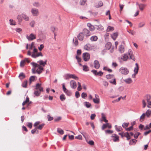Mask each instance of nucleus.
Returning <instances> with one entry per match:
<instances>
[{"instance_id":"obj_1","label":"nucleus","mask_w":151,"mask_h":151,"mask_svg":"<svg viewBox=\"0 0 151 151\" xmlns=\"http://www.w3.org/2000/svg\"><path fill=\"white\" fill-rule=\"evenodd\" d=\"M23 18L25 21H28L29 20V18L26 14L22 13L20 15H18L17 17V19L18 20V22L20 23L22 21Z\"/></svg>"},{"instance_id":"obj_2","label":"nucleus","mask_w":151,"mask_h":151,"mask_svg":"<svg viewBox=\"0 0 151 151\" xmlns=\"http://www.w3.org/2000/svg\"><path fill=\"white\" fill-rule=\"evenodd\" d=\"M119 70L122 74L124 75L127 74L129 72V70L127 68L123 67L121 68Z\"/></svg>"},{"instance_id":"obj_3","label":"nucleus","mask_w":151,"mask_h":151,"mask_svg":"<svg viewBox=\"0 0 151 151\" xmlns=\"http://www.w3.org/2000/svg\"><path fill=\"white\" fill-rule=\"evenodd\" d=\"M31 12L33 16H37L39 14L38 10L34 8H32L31 10Z\"/></svg>"},{"instance_id":"obj_4","label":"nucleus","mask_w":151,"mask_h":151,"mask_svg":"<svg viewBox=\"0 0 151 151\" xmlns=\"http://www.w3.org/2000/svg\"><path fill=\"white\" fill-rule=\"evenodd\" d=\"M91 72L95 76H102L103 73L101 71L98 72L97 70H92L91 71Z\"/></svg>"},{"instance_id":"obj_5","label":"nucleus","mask_w":151,"mask_h":151,"mask_svg":"<svg viewBox=\"0 0 151 151\" xmlns=\"http://www.w3.org/2000/svg\"><path fill=\"white\" fill-rule=\"evenodd\" d=\"M83 58L85 61H87L90 59V55L87 52L83 53Z\"/></svg>"},{"instance_id":"obj_6","label":"nucleus","mask_w":151,"mask_h":151,"mask_svg":"<svg viewBox=\"0 0 151 151\" xmlns=\"http://www.w3.org/2000/svg\"><path fill=\"white\" fill-rule=\"evenodd\" d=\"M111 137L113 138V140L114 142H118L119 141V137L115 134H113Z\"/></svg>"},{"instance_id":"obj_7","label":"nucleus","mask_w":151,"mask_h":151,"mask_svg":"<svg viewBox=\"0 0 151 151\" xmlns=\"http://www.w3.org/2000/svg\"><path fill=\"white\" fill-rule=\"evenodd\" d=\"M71 88L73 89H75L77 87L76 82L73 80L71 81L70 83Z\"/></svg>"},{"instance_id":"obj_8","label":"nucleus","mask_w":151,"mask_h":151,"mask_svg":"<svg viewBox=\"0 0 151 151\" xmlns=\"http://www.w3.org/2000/svg\"><path fill=\"white\" fill-rule=\"evenodd\" d=\"M93 65L94 67L97 69H98L100 68V66L99 62L96 60H94V61Z\"/></svg>"},{"instance_id":"obj_9","label":"nucleus","mask_w":151,"mask_h":151,"mask_svg":"<svg viewBox=\"0 0 151 151\" xmlns=\"http://www.w3.org/2000/svg\"><path fill=\"white\" fill-rule=\"evenodd\" d=\"M83 32H82L83 33V34H84L86 37L89 36L91 35L90 32L87 29H83Z\"/></svg>"},{"instance_id":"obj_10","label":"nucleus","mask_w":151,"mask_h":151,"mask_svg":"<svg viewBox=\"0 0 151 151\" xmlns=\"http://www.w3.org/2000/svg\"><path fill=\"white\" fill-rule=\"evenodd\" d=\"M27 38L29 40H32L36 38V35L32 33H31L30 35L29 36H27Z\"/></svg>"},{"instance_id":"obj_11","label":"nucleus","mask_w":151,"mask_h":151,"mask_svg":"<svg viewBox=\"0 0 151 151\" xmlns=\"http://www.w3.org/2000/svg\"><path fill=\"white\" fill-rule=\"evenodd\" d=\"M84 37V35L83 33L81 32L78 35L77 38L78 40L80 41H82L83 40Z\"/></svg>"},{"instance_id":"obj_12","label":"nucleus","mask_w":151,"mask_h":151,"mask_svg":"<svg viewBox=\"0 0 151 151\" xmlns=\"http://www.w3.org/2000/svg\"><path fill=\"white\" fill-rule=\"evenodd\" d=\"M31 56L33 58H36L40 56H42L43 55L42 53L40 52L38 53L37 52V54L33 53L31 55Z\"/></svg>"},{"instance_id":"obj_13","label":"nucleus","mask_w":151,"mask_h":151,"mask_svg":"<svg viewBox=\"0 0 151 151\" xmlns=\"http://www.w3.org/2000/svg\"><path fill=\"white\" fill-rule=\"evenodd\" d=\"M128 54L130 56V59L133 60L135 61V58L133 55L132 52L130 50H129L128 51Z\"/></svg>"},{"instance_id":"obj_14","label":"nucleus","mask_w":151,"mask_h":151,"mask_svg":"<svg viewBox=\"0 0 151 151\" xmlns=\"http://www.w3.org/2000/svg\"><path fill=\"white\" fill-rule=\"evenodd\" d=\"M95 96L96 98V99H93V102L96 104H99V99L98 97H99V96L97 94H95Z\"/></svg>"},{"instance_id":"obj_15","label":"nucleus","mask_w":151,"mask_h":151,"mask_svg":"<svg viewBox=\"0 0 151 151\" xmlns=\"http://www.w3.org/2000/svg\"><path fill=\"white\" fill-rule=\"evenodd\" d=\"M35 89H38L40 91H43V88L41 86V84L37 83L36 85Z\"/></svg>"},{"instance_id":"obj_16","label":"nucleus","mask_w":151,"mask_h":151,"mask_svg":"<svg viewBox=\"0 0 151 151\" xmlns=\"http://www.w3.org/2000/svg\"><path fill=\"white\" fill-rule=\"evenodd\" d=\"M73 43L76 47L78 45V41L76 37H74L73 38Z\"/></svg>"},{"instance_id":"obj_17","label":"nucleus","mask_w":151,"mask_h":151,"mask_svg":"<svg viewBox=\"0 0 151 151\" xmlns=\"http://www.w3.org/2000/svg\"><path fill=\"white\" fill-rule=\"evenodd\" d=\"M42 91H40V90H39L38 89H35L34 94L36 96H40L41 92Z\"/></svg>"},{"instance_id":"obj_18","label":"nucleus","mask_w":151,"mask_h":151,"mask_svg":"<svg viewBox=\"0 0 151 151\" xmlns=\"http://www.w3.org/2000/svg\"><path fill=\"white\" fill-rule=\"evenodd\" d=\"M137 4L139 6V9L141 10H143L145 6V5L143 4H139L138 3H137Z\"/></svg>"},{"instance_id":"obj_19","label":"nucleus","mask_w":151,"mask_h":151,"mask_svg":"<svg viewBox=\"0 0 151 151\" xmlns=\"http://www.w3.org/2000/svg\"><path fill=\"white\" fill-rule=\"evenodd\" d=\"M115 128L116 130L118 132H121L122 131L123 129L121 126H118L117 125H115Z\"/></svg>"},{"instance_id":"obj_20","label":"nucleus","mask_w":151,"mask_h":151,"mask_svg":"<svg viewBox=\"0 0 151 151\" xmlns=\"http://www.w3.org/2000/svg\"><path fill=\"white\" fill-rule=\"evenodd\" d=\"M136 67L134 68V72L135 73V74H137L139 70V66L138 65L137 63L135 64Z\"/></svg>"},{"instance_id":"obj_21","label":"nucleus","mask_w":151,"mask_h":151,"mask_svg":"<svg viewBox=\"0 0 151 151\" xmlns=\"http://www.w3.org/2000/svg\"><path fill=\"white\" fill-rule=\"evenodd\" d=\"M47 62V60H45L44 62L42 60H40L38 62V63L40 64V65H42L43 66H44L46 64Z\"/></svg>"},{"instance_id":"obj_22","label":"nucleus","mask_w":151,"mask_h":151,"mask_svg":"<svg viewBox=\"0 0 151 151\" xmlns=\"http://www.w3.org/2000/svg\"><path fill=\"white\" fill-rule=\"evenodd\" d=\"M98 39V37L96 36H93L90 38V40L92 42L96 41Z\"/></svg>"},{"instance_id":"obj_23","label":"nucleus","mask_w":151,"mask_h":151,"mask_svg":"<svg viewBox=\"0 0 151 151\" xmlns=\"http://www.w3.org/2000/svg\"><path fill=\"white\" fill-rule=\"evenodd\" d=\"M126 83L129 84L131 83L132 81L130 78H127L124 81Z\"/></svg>"},{"instance_id":"obj_24","label":"nucleus","mask_w":151,"mask_h":151,"mask_svg":"<svg viewBox=\"0 0 151 151\" xmlns=\"http://www.w3.org/2000/svg\"><path fill=\"white\" fill-rule=\"evenodd\" d=\"M118 36V33L115 32L111 35V38L114 40H115Z\"/></svg>"},{"instance_id":"obj_25","label":"nucleus","mask_w":151,"mask_h":151,"mask_svg":"<svg viewBox=\"0 0 151 151\" xmlns=\"http://www.w3.org/2000/svg\"><path fill=\"white\" fill-rule=\"evenodd\" d=\"M111 46V42H109L106 43L105 45V47L107 50H109Z\"/></svg>"},{"instance_id":"obj_26","label":"nucleus","mask_w":151,"mask_h":151,"mask_svg":"<svg viewBox=\"0 0 151 151\" xmlns=\"http://www.w3.org/2000/svg\"><path fill=\"white\" fill-rule=\"evenodd\" d=\"M145 114V116L146 115L147 117H149L151 115V110L150 109L147 110Z\"/></svg>"},{"instance_id":"obj_27","label":"nucleus","mask_w":151,"mask_h":151,"mask_svg":"<svg viewBox=\"0 0 151 151\" xmlns=\"http://www.w3.org/2000/svg\"><path fill=\"white\" fill-rule=\"evenodd\" d=\"M145 99L146 100L147 102L150 101L151 99V96L149 94H147L145 96Z\"/></svg>"},{"instance_id":"obj_28","label":"nucleus","mask_w":151,"mask_h":151,"mask_svg":"<svg viewBox=\"0 0 151 151\" xmlns=\"http://www.w3.org/2000/svg\"><path fill=\"white\" fill-rule=\"evenodd\" d=\"M137 140L135 139H132L130 140L129 142V145H132L134 143V145L136 144Z\"/></svg>"},{"instance_id":"obj_29","label":"nucleus","mask_w":151,"mask_h":151,"mask_svg":"<svg viewBox=\"0 0 151 151\" xmlns=\"http://www.w3.org/2000/svg\"><path fill=\"white\" fill-rule=\"evenodd\" d=\"M121 58L124 61L127 60L128 58V57L127 54H124L122 57Z\"/></svg>"},{"instance_id":"obj_30","label":"nucleus","mask_w":151,"mask_h":151,"mask_svg":"<svg viewBox=\"0 0 151 151\" xmlns=\"http://www.w3.org/2000/svg\"><path fill=\"white\" fill-rule=\"evenodd\" d=\"M119 51L121 53H123L124 51V47L122 45H121L119 46Z\"/></svg>"},{"instance_id":"obj_31","label":"nucleus","mask_w":151,"mask_h":151,"mask_svg":"<svg viewBox=\"0 0 151 151\" xmlns=\"http://www.w3.org/2000/svg\"><path fill=\"white\" fill-rule=\"evenodd\" d=\"M124 136L127 137V140H128L131 139L129 134L128 132H125L124 134Z\"/></svg>"},{"instance_id":"obj_32","label":"nucleus","mask_w":151,"mask_h":151,"mask_svg":"<svg viewBox=\"0 0 151 151\" xmlns=\"http://www.w3.org/2000/svg\"><path fill=\"white\" fill-rule=\"evenodd\" d=\"M70 74H65L64 76V78L65 80L69 79L70 78Z\"/></svg>"},{"instance_id":"obj_33","label":"nucleus","mask_w":151,"mask_h":151,"mask_svg":"<svg viewBox=\"0 0 151 151\" xmlns=\"http://www.w3.org/2000/svg\"><path fill=\"white\" fill-rule=\"evenodd\" d=\"M145 114L143 113L142 115L141 116L140 118V121L141 122L143 121L145 119Z\"/></svg>"},{"instance_id":"obj_34","label":"nucleus","mask_w":151,"mask_h":151,"mask_svg":"<svg viewBox=\"0 0 151 151\" xmlns=\"http://www.w3.org/2000/svg\"><path fill=\"white\" fill-rule=\"evenodd\" d=\"M60 99L61 101H64L65 99V95L63 94H62L60 97Z\"/></svg>"},{"instance_id":"obj_35","label":"nucleus","mask_w":151,"mask_h":151,"mask_svg":"<svg viewBox=\"0 0 151 151\" xmlns=\"http://www.w3.org/2000/svg\"><path fill=\"white\" fill-rule=\"evenodd\" d=\"M85 50H89L90 49V45L89 44H87L84 47Z\"/></svg>"},{"instance_id":"obj_36","label":"nucleus","mask_w":151,"mask_h":151,"mask_svg":"<svg viewBox=\"0 0 151 151\" xmlns=\"http://www.w3.org/2000/svg\"><path fill=\"white\" fill-rule=\"evenodd\" d=\"M114 30V28L113 27L109 26L106 29V31L107 32H109L110 31H113Z\"/></svg>"},{"instance_id":"obj_37","label":"nucleus","mask_w":151,"mask_h":151,"mask_svg":"<svg viewBox=\"0 0 151 151\" xmlns=\"http://www.w3.org/2000/svg\"><path fill=\"white\" fill-rule=\"evenodd\" d=\"M35 22L33 20L31 21L29 23V25L31 26V27H34L35 26Z\"/></svg>"},{"instance_id":"obj_38","label":"nucleus","mask_w":151,"mask_h":151,"mask_svg":"<svg viewBox=\"0 0 151 151\" xmlns=\"http://www.w3.org/2000/svg\"><path fill=\"white\" fill-rule=\"evenodd\" d=\"M83 70L85 71H88L89 70V68L87 65H83Z\"/></svg>"},{"instance_id":"obj_39","label":"nucleus","mask_w":151,"mask_h":151,"mask_svg":"<svg viewBox=\"0 0 151 151\" xmlns=\"http://www.w3.org/2000/svg\"><path fill=\"white\" fill-rule=\"evenodd\" d=\"M27 80L25 81L22 83V86L23 87L26 88L27 87Z\"/></svg>"},{"instance_id":"obj_40","label":"nucleus","mask_w":151,"mask_h":151,"mask_svg":"<svg viewBox=\"0 0 151 151\" xmlns=\"http://www.w3.org/2000/svg\"><path fill=\"white\" fill-rule=\"evenodd\" d=\"M35 77L34 76H32L30 77L29 79V84H31V82L34 81Z\"/></svg>"},{"instance_id":"obj_41","label":"nucleus","mask_w":151,"mask_h":151,"mask_svg":"<svg viewBox=\"0 0 151 151\" xmlns=\"http://www.w3.org/2000/svg\"><path fill=\"white\" fill-rule=\"evenodd\" d=\"M19 77L20 79H22L25 77V76L23 73H20Z\"/></svg>"},{"instance_id":"obj_42","label":"nucleus","mask_w":151,"mask_h":151,"mask_svg":"<svg viewBox=\"0 0 151 151\" xmlns=\"http://www.w3.org/2000/svg\"><path fill=\"white\" fill-rule=\"evenodd\" d=\"M45 125L44 124H40L39 125V126L37 127H36L37 128V129H38L40 130H41L43 128Z\"/></svg>"},{"instance_id":"obj_43","label":"nucleus","mask_w":151,"mask_h":151,"mask_svg":"<svg viewBox=\"0 0 151 151\" xmlns=\"http://www.w3.org/2000/svg\"><path fill=\"white\" fill-rule=\"evenodd\" d=\"M57 132L61 134H64V131L63 130L60 129V128H58L57 130Z\"/></svg>"},{"instance_id":"obj_44","label":"nucleus","mask_w":151,"mask_h":151,"mask_svg":"<svg viewBox=\"0 0 151 151\" xmlns=\"http://www.w3.org/2000/svg\"><path fill=\"white\" fill-rule=\"evenodd\" d=\"M129 124V123H124L122 124V126L124 128H127L126 127H128Z\"/></svg>"},{"instance_id":"obj_45","label":"nucleus","mask_w":151,"mask_h":151,"mask_svg":"<svg viewBox=\"0 0 151 151\" xmlns=\"http://www.w3.org/2000/svg\"><path fill=\"white\" fill-rule=\"evenodd\" d=\"M110 83H111L113 84L114 85H116V80L115 78H114L113 80H110L109 81Z\"/></svg>"},{"instance_id":"obj_46","label":"nucleus","mask_w":151,"mask_h":151,"mask_svg":"<svg viewBox=\"0 0 151 151\" xmlns=\"http://www.w3.org/2000/svg\"><path fill=\"white\" fill-rule=\"evenodd\" d=\"M70 78H72L73 79H75L78 80V78L74 74H70Z\"/></svg>"},{"instance_id":"obj_47","label":"nucleus","mask_w":151,"mask_h":151,"mask_svg":"<svg viewBox=\"0 0 151 151\" xmlns=\"http://www.w3.org/2000/svg\"><path fill=\"white\" fill-rule=\"evenodd\" d=\"M114 76V75H113L108 74L106 76V78L108 79H109L113 78Z\"/></svg>"},{"instance_id":"obj_48","label":"nucleus","mask_w":151,"mask_h":151,"mask_svg":"<svg viewBox=\"0 0 151 151\" xmlns=\"http://www.w3.org/2000/svg\"><path fill=\"white\" fill-rule=\"evenodd\" d=\"M87 142L89 145L92 146L94 145V142L93 140H90L88 142L87 141Z\"/></svg>"},{"instance_id":"obj_49","label":"nucleus","mask_w":151,"mask_h":151,"mask_svg":"<svg viewBox=\"0 0 151 151\" xmlns=\"http://www.w3.org/2000/svg\"><path fill=\"white\" fill-rule=\"evenodd\" d=\"M10 24L12 25H16L15 22L12 19H10L9 20Z\"/></svg>"},{"instance_id":"obj_50","label":"nucleus","mask_w":151,"mask_h":151,"mask_svg":"<svg viewBox=\"0 0 151 151\" xmlns=\"http://www.w3.org/2000/svg\"><path fill=\"white\" fill-rule=\"evenodd\" d=\"M68 96H70L72 94V93L70 91H69L68 90H67V91H66V92H65Z\"/></svg>"},{"instance_id":"obj_51","label":"nucleus","mask_w":151,"mask_h":151,"mask_svg":"<svg viewBox=\"0 0 151 151\" xmlns=\"http://www.w3.org/2000/svg\"><path fill=\"white\" fill-rule=\"evenodd\" d=\"M78 88H77V90L78 91H80L82 89L81 86V83L80 82H78Z\"/></svg>"},{"instance_id":"obj_52","label":"nucleus","mask_w":151,"mask_h":151,"mask_svg":"<svg viewBox=\"0 0 151 151\" xmlns=\"http://www.w3.org/2000/svg\"><path fill=\"white\" fill-rule=\"evenodd\" d=\"M31 64L33 65L34 67L36 68L38 67L39 65L37 63L34 62H32Z\"/></svg>"},{"instance_id":"obj_53","label":"nucleus","mask_w":151,"mask_h":151,"mask_svg":"<svg viewBox=\"0 0 151 151\" xmlns=\"http://www.w3.org/2000/svg\"><path fill=\"white\" fill-rule=\"evenodd\" d=\"M145 24V23L144 22H140L139 23L138 25L139 27V28L143 27Z\"/></svg>"},{"instance_id":"obj_54","label":"nucleus","mask_w":151,"mask_h":151,"mask_svg":"<svg viewBox=\"0 0 151 151\" xmlns=\"http://www.w3.org/2000/svg\"><path fill=\"white\" fill-rule=\"evenodd\" d=\"M127 32L132 35H134L135 34V32L133 30H129V31H127Z\"/></svg>"},{"instance_id":"obj_55","label":"nucleus","mask_w":151,"mask_h":151,"mask_svg":"<svg viewBox=\"0 0 151 151\" xmlns=\"http://www.w3.org/2000/svg\"><path fill=\"white\" fill-rule=\"evenodd\" d=\"M106 133L111 134H112L113 132V131L112 130H105Z\"/></svg>"},{"instance_id":"obj_56","label":"nucleus","mask_w":151,"mask_h":151,"mask_svg":"<svg viewBox=\"0 0 151 151\" xmlns=\"http://www.w3.org/2000/svg\"><path fill=\"white\" fill-rule=\"evenodd\" d=\"M47 118L48 119V120L49 121H51L53 119V117L51 116L50 115H47Z\"/></svg>"},{"instance_id":"obj_57","label":"nucleus","mask_w":151,"mask_h":151,"mask_svg":"<svg viewBox=\"0 0 151 151\" xmlns=\"http://www.w3.org/2000/svg\"><path fill=\"white\" fill-rule=\"evenodd\" d=\"M87 96V94L84 92H83L81 94V97L83 99H85Z\"/></svg>"},{"instance_id":"obj_58","label":"nucleus","mask_w":151,"mask_h":151,"mask_svg":"<svg viewBox=\"0 0 151 151\" xmlns=\"http://www.w3.org/2000/svg\"><path fill=\"white\" fill-rule=\"evenodd\" d=\"M103 85L106 87H107L109 85L108 83L106 81H103Z\"/></svg>"},{"instance_id":"obj_59","label":"nucleus","mask_w":151,"mask_h":151,"mask_svg":"<svg viewBox=\"0 0 151 151\" xmlns=\"http://www.w3.org/2000/svg\"><path fill=\"white\" fill-rule=\"evenodd\" d=\"M33 5L35 7H38L40 6V4L38 2H35L33 4Z\"/></svg>"},{"instance_id":"obj_60","label":"nucleus","mask_w":151,"mask_h":151,"mask_svg":"<svg viewBox=\"0 0 151 151\" xmlns=\"http://www.w3.org/2000/svg\"><path fill=\"white\" fill-rule=\"evenodd\" d=\"M86 1V0H81L80 4L81 5H84Z\"/></svg>"},{"instance_id":"obj_61","label":"nucleus","mask_w":151,"mask_h":151,"mask_svg":"<svg viewBox=\"0 0 151 151\" xmlns=\"http://www.w3.org/2000/svg\"><path fill=\"white\" fill-rule=\"evenodd\" d=\"M25 63V62H24V60H23L21 61L20 63V66L21 67H22L24 66V64Z\"/></svg>"},{"instance_id":"obj_62","label":"nucleus","mask_w":151,"mask_h":151,"mask_svg":"<svg viewBox=\"0 0 151 151\" xmlns=\"http://www.w3.org/2000/svg\"><path fill=\"white\" fill-rule=\"evenodd\" d=\"M86 104L85 105L87 108H89L91 106V104L88 102H85Z\"/></svg>"},{"instance_id":"obj_63","label":"nucleus","mask_w":151,"mask_h":151,"mask_svg":"<svg viewBox=\"0 0 151 151\" xmlns=\"http://www.w3.org/2000/svg\"><path fill=\"white\" fill-rule=\"evenodd\" d=\"M140 134V133L139 132H137L134 135V137L135 138H137L138 136Z\"/></svg>"},{"instance_id":"obj_64","label":"nucleus","mask_w":151,"mask_h":151,"mask_svg":"<svg viewBox=\"0 0 151 151\" xmlns=\"http://www.w3.org/2000/svg\"><path fill=\"white\" fill-rule=\"evenodd\" d=\"M147 103L148 104V105H147V107L149 108H151V101H149L148 102H147Z\"/></svg>"}]
</instances>
